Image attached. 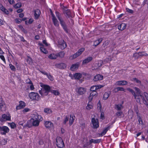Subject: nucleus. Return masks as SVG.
Wrapping results in <instances>:
<instances>
[{
  "mask_svg": "<svg viewBox=\"0 0 148 148\" xmlns=\"http://www.w3.org/2000/svg\"><path fill=\"white\" fill-rule=\"evenodd\" d=\"M97 109L100 111H101V103L100 101H99L97 103Z\"/></svg>",
  "mask_w": 148,
  "mask_h": 148,
  "instance_id": "nucleus-53",
  "label": "nucleus"
},
{
  "mask_svg": "<svg viewBox=\"0 0 148 148\" xmlns=\"http://www.w3.org/2000/svg\"><path fill=\"white\" fill-rule=\"evenodd\" d=\"M125 89L122 87H117L115 88V90L116 91H123L125 92Z\"/></svg>",
  "mask_w": 148,
  "mask_h": 148,
  "instance_id": "nucleus-46",
  "label": "nucleus"
},
{
  "mask_svg": "<svg viewBox=\"0 0 148 148\" xmlns=\"http://www.w3.org/2000/svg\"><path fill=\"white\" fill-rule=\"evenodd\" d=\"M27 86L29 87L30 89L31 90H33L35 89V88L32 83L29 85H28Z\"/></svg>",
  "mask_w": 148,
  "mask_h": 148,
  "instance_id": "nucleus-47",
  "label": "nucleus"
},
{
  "mask_svg": "<svg viewBox=\"0 0 148 148\" xmlns=\"http://www.w3.org/2000/svg\"><path fill=\"white\" fill-rule=\"evenodd\" d=\"M40 86L41 87H42L43 89L47 91L48 92H49L50 87L49 86L47 85H44L42 83H40Z\"/></svg>",
  "mask_w": 148,
  "mask_h": 148,
  "instance_id": "nucleus-16",
  "label": "nucleus"
},
{
  "mask_svg": "<svg viewBox=\"0 0 148 148\" xmlns=\"http://www.w3.org/2000/svg\"><path fill=\"white\" fill-rule=\"evenodd\" d=\"M55 66L57 68L60 69H64L66 67V64L64 63L56 64Z\"/></svg>",
  "mask_w": 148,
  "mask_h": 148,
  "instance_id": "nucleus-20",
  "label": "nucleus"
},
{
  "mask_svg": "<svg viewBox=\"0 0 148 148\" xmlns=\"http://www.w3.org/2000/svg\"><path fill=\"white\" fill-rule=\"evenodd\" d=\"M9 124L12 129H14L16 127V124L13 122L10 123H9Z\"/></svg>",
  "mask_w": 148,
  "mask_h": 148,
  "instance_id": "nucleus-51",
  "label": "nucleus"
},
{
  "mask_svg": "<svg viewBox=\"0 0 148 148\" xmlns=\"http://www.w3.org/2000/svg\"><path fill=\"white\" fill-rule=\"evenodd\" d=\"M140 97L144 100L146 99L148 101V94L147 92H144L143 96H142V97Z\"/></svg>",
  "mask_w": 148,
  "mask_h": 148,
  "instance_id": "nucleus-37",
  "label": "nucleus"
},
{
  "mask_svg": "<svg viewBox=\"0 0 148 148\" xmlns=\"http://www.w3.org/2000/svg\"><path fill=\"white\" fill-rule=\"evenodd\" d=\"M95 86L96 87V90L98 89H100L102 87H103V85H95Z\"/></svg>",
  "mask_w": 148,
  "mask_h": 148,
  "instance_id": "nucleus-58",
  "label": "nucleus"
},
{
  "mask_svg": "<svg viewBox=\"0 0 148 148\" xmlns=\"http://www.w3.org/2000/svg\"><path fill=\"white\" fill-rule=\"evenodd\" d=\"M90 90L91 91H95L96 89L95 86H93L91 87L90 88Z\"/></svg>",
  "mask_w": 148,
  "mask_h": 148,
  "instance_id": "nucleus-60",
  "label": "nucleus"
},
{
  "mask_svg": "<svg viewBox=\"0 0 148 148\" xmlns=\"http://www.w3.org/2000/svg\"><path fill=\"white\" fill-rule=\"evenodd\" d=\"M134 88L136 92V94L139 95L140 97H142V94L141 93L140 89L136 87H135Z\"/></svg>",
  "mask_w": 148,
  "mask_h": 148,
  "instance_id": "nucleus-41",
  "label": "nucleus"
},
{
  "mask_svg": "<svg viewBox=\"0 0 148 148\" xmlns=\"http://www.w3.org/2000/svg\"><path fill=\"white\" fill-rule=\"evenodd\" d=\"M47 77H48V78L51 81H53V77L51 76L50 75L47 74Z\"/></svg>",
  "mask_w": 148,
  "mask_h": 148,
  "instance_id": "nucleus-59",
  "label": "nucleus"
},
{
  "mask_svg": "<svg viewBox=\"0 0 148 148\" xmlns=\"http://www.w3.org/2000/svg\"><path fill=\"white\" fill-rule=\"evenodd\" d=\"M44 112L47 114H50L52 113V111L51 109L49 108H45L44 110Z\"/></svg>",
  "mask_w": 148,
  "mask_h": 148,
  "instance_id": "nucleus-38",
  "label": "nucleus"
},
{
  "mask_svg": "<svg viewBox=\"0 0 148 148\" xmlns=\"http://www.w3.org/2000/svg\"><path fill=\"white\" fill-rule=\"evenodd\" d=\"M111 94V92H105L103 96V99L104 100L107 99Z\"/></svg>",
  "mask_w": 148,
  "mask_h": 148,
  "instance_id": "nucleus-30",
  "label": "nucleus"
},
{
  "mask_svg": "<svg viewBox=\"0 0 148 148\" xmlns=\"http://www.w3.org/2000/svg\"><path fill=\"white\" fill-rule=\"evenodd\" d=\"M28 96L32 101H38L40 99V97L38 93L32 92L29 93Z\"/></svg>",
  "mask_w": 148,
  "mask_h": 148,
  "instance_id": "nucleus-3",
  "label": "nucleus"
},
{
  "mask_svg": "<svg viewBox=\"0 0 148 148\" xmlns=\"http://www.w3.org/2000/svg\"><path fill=\"white\" fill-rule=\"evenodd\" d=\"M26 82L28 84V85H29L32 83V81L29 79H26Z\"/></svg>",
  "mask_w": 148,
  "mask_h": 148,
  "instance_id": "nucleus-64",
  "label": "nucleus"
},
{
  "mask_svg": "<svg viewBox=\"0 0 148 148\" xmlns=\"http://www.w3.org/2000/svg\"><path fill=\"white\" fill-rule=\"evenodd\" d=\"M10 130L8 127L6 126H3L2 127V132H1V134L3 135H5L6 133L9 132Z\"/></svg>",
  "mask_w": 148,
  "mask_h": 148,
  "instance_id": "nucleus-11",
  "label": "nucleus"
},
{
  "mask_svg": "<svg viewBox=\"0 0 148 148\" xmlns=\"http://www.w3.org/2000/svg\"><path fill=\"white\" fill-rule=\"evenodd\" d=\"M102 40V38H99L94 42V45L96 46L98 45Z\"/></svg>",
  "mask_w": 148,
  "mask_h": 148,
  "instance_id": "nucleus-32",
  "label": "nucleus"
},
{
  "mask_svg": "<svg viewBox=\"0 0 148 148\" xmlns=\"http://www.w3.org/2000/svg\"><path fill=\"white\" fill-rule=\"evenodd\" d=\"M58 46L59 48L61 49H64L67 46L66 43L63 40H60L58 41Z\"/></svg>",
  "mask_w": 148,
  "mask_h": 148,
  "instance_id": "nucleus-8",
  "label": "nucleus"
},
{
  "mask_svg": "<svg viewBox=\"0 0 148 148\" xmlns=\"http://www.w3.org/2000/svg\"><path fill=\"white\" fill-rule=\"evenodd\" d=\"M39 92L41 95L42 97L46 96L48 95L49 93L43 88L41 89L40 90H39Z\"/></svg>",
  "mask_w": 148,
  "mask_h": 148,
  "instance_id": "nucleus-14",
  "label": "nucleus"
},
{
  "mask_svg": "<svg viewBox=\"0 0 148 148\" xmlns=\"http://www.w3.org/2000/svg\"><path fill=\"white\" fill-rule=\"evenodd\" d=\"M31 110L29 108H24L22 111V112L23 113H25L27 112H29Z\"/></svg>",
  "mask_w": 148,
  "mask_h": 148,
  "instance_id": "nucleus-48",
  "label": "nucleus"
},
{
  "mask_svg": "<svg viewBox=\"0 0 148 148\" xmlns=\"http://www.w3.org/2000/svg\"><path fill=\"white\" fill-rule=\"evenodd\" d=\"M134 98L136 99V101L137 102L140 103V96L139 95L136 94H135L134 95Z\"/></svg>",
  "mask_w": 148,
  "mask_h": 148,
  "instance_id": "nucleus-36",
  "label": "nucleus"
},
{
  "mask_svg": "<svg viewBox=\"0 0 148 148\" xmlns=\"http://www.w3.org/2000/svg\"><path fill=\"white\" fill-rule=\"evenodd\" d=\"M66 14V16L69 17L71 15V13L69 10H67V11L65 12Z\"/></svg>",
  "mask_w": 148,
  "mask_h": 148,
  "instance_id": "nucleus-56",
  "label": "nucleus"
},
{
  "mask_svg": "<svg viewBox=\"0 0 148 148\" xmlns=\"http://www.w3.org/2000/svg\"><path fill=\"white\" fill-rule=\"evenodd\" d=\"M69 117L67 116H65L64 120V121L63 123L64 124H66L67 121L69 120Z\"/></svg>",
  "mask_w": 148,
  "mask_h": 148,
  "instance_id": "nucleus-61",
  "label": "nucleus"
},
{
  "mask_svg": "<svg viewBox=\"0 0 148 148\" xmlns=\"http://www.w3.org/2000/svg\"><path fill=\"white\" fill-rule=\"evenodd\" d=\"M34 21V20L32 18H30L28 21H26L25 22V24L26 25L31 24Z\"/></svg>",
  "mask_w": 148,
  "mask_h": 148,
  "instance_id": "nucleus-44",
  "label": "nucleus"
},
{
  "mask_svg": "<svg viewBox=\"0 0 148 148\" xmlns=\"http://www.w3.org/2000/svg\"><path fill=\"white\" fill-rule=\"evenodd\" d=\"M58 56L60 58H63L65 54V53L64 51H61L59 52L58 54H57Z\"/></svg>",
  "mask_w": 148,
  "mask_h": 148,
  "instance_id": "nucleus-49",
  "label": "nucleus"
},
{
  "mask_svg": "<svg viewBox=\"0 0 148 148\" xmlns=\"http://www.w3.org/2000/svg\"><path fill=\"white\" fill-rule=\"evenodd\" d=\"M58 57V55L57 54L51 53L49 55L48 57L51 59H55Z\"/></svg>",
  "mask_w": 148,
  "mask_h": 148,
  "instance_id": "nucleus-28",
  "label": "nucleus"
},
{
  "mask_svg": "<svg viewBox=\"0 0 148 148\" xmlns=\"http://www.w3.org/2000/svg\"><path fill=\"white\" fill-rule=\"evenodd\" d=\"M45 127L48 128H50L53 127V124L50 121H47L45 122Z\"/></svg>",
  "mask_w": 148,
  "mask_h": 148,
  "instance_id": "nucleus-13",
  "label": "nucleus"
},
{
  "mask_svg": "<svg viewBox=\"0 0 148 148\" xmlns=\"http://www.w3.org/2000/svg\"><path fill=\"white\" fill-rule=\"evenodd\" d=\"M79 66V64L77 62L73 64L70 67V69L72 71H74L77 70Z\"/></svg>",
  "mask_w": 148,
  "mask_h": 148,
  "instance_id": "nucleus-21",
  "label": "nucleus"
},
{
  "mask_svg": "<svg viewBox=\"0 0 148 148\" xmlns=\"http://www.w3.org/2000/svg\"><path fill=\"white\" fill-rule=\"evenodd\" d=\"M26 106L25 103L22 101H19V104L16 106V110H19L23 108Z\"/></svg>",
  "mask_w": 148,
  "mask_h": 148,
  "instance_id": "nucleus-10",
  "label": "nucleus"
},
{
  "mask_svg": "<svg viewBox=\"0 0 148 148\" xmlns=\"http://www.w3.org/2000/svg\"><path fill=\"white\" fill-rule=\"evenodd\" d=\"M15 21L16 23H19L21 22L22 20L16 18L15 19Z\"/></svg>",
  "mask_w": 148,
  "mask_h": 148,
  "instance_id": "nucleus-63",
  "label": "nucleus"
},
{
  "mask_svg": "<svg viewBox=\"0 0 148 148\" xmlns=\"http://www.w3.org/2000/svg\"><path fill=\"white\" fill-rule=\"evenodd\" d=\"M127 26V25L125 23H122L119 25L118 27V29L120 30H123Z\"/></svg>",
  "mask_w": 148,
  "mask_h": 148,
  "instance_id": "nucleus-27",
  "label": "nucleus"
},
{
  "mask_svg": "<svg viewBox=\"0 0 148 148\" xmlns=\"http://www.w3.org/2000/svg\"><path fill=\"white\" fill-rule=\"evenodd\" d=\"M52 20L55 26L58 27L59 25V23L58 20L53 14H52Z\"/></svg>",
  "mask_w": 148,
  "mask_h": 148,
  "instance_id": "nucleus-12",
  "label": "nucleus"
},
{
  "mask_svg": "<svg viewBox=\"0 0 148 148\" xmlns=\"http://www.w3.org/2000/svg\"><path fill=\"white\" fill-rule=\"evenodd\" d=\"M0 121L2 122L7 121H11L10 114L8 113L2 114L0 118Z\"/></svg>",
  "mask_w": 148,
  "mask_h": 148,
  "instance_id": "nucleus-4",
  "label": "nucleus"
},
{
  "mask_svg": "<svg viewBox=\"0 0 148 148\" xmlns=\"http://www.w3.org/2000/svg\"><path fill=\"white\" fill-rule=\"evenodd\" d=\"M114 108L117 110H120L123 108V106L122 104H118L114 106Z\"/></svg>",
  "mask_w": 148,
  "mask_h": 148,
  "instance_id": "nucleus-25",
  "label": "nucleus"
},
{
  "mask_svg": "<svg viewBox=\"0 0 148 148\" xmlns=\"http://www.w3.org/2000/svg\"><path fill=\"white\" fill-rule=\"evenodd\" d=\"M4 105V102L3 101L1 97L0 96V108L1 109Z\"/></svg>",
  "mask_w": 148,
  "mask_h": 148,
  "instance_id": "nucleus-45",
  "label": "nucleus"
},
{
  "mask_svg": "<svg viewBox=\"0 0 148 148\" xmlns=\"http://www.w3.org/2000/svg\"><path fill=\"white\" fill-rule=\"evenodd\" d=\"M140 52L136 53L133 54V57H134L135 59H137L140 57Z\"/></svg>",
  "mask_w": 148,
  "mask_h": 148,
  "instance_id": "nucleus-40",
  "label": "nucleus"
},
{
  "mask_svg": "<svg viewBox=\"0 0 148 148\" xmlns=\"http://www.w3.org/2000/svg\"><path fill=\"white\" fill-rule=\"evenodd\" d=\"M70 119L69 120V124L71 125L73 123L75 119V116L73 115H70Z\"/></svg>",
  "mask_w": 148,
  "mask_h": 148,
  "instance_id": "nucleus-31",
  "label": "nucleus"
},
{
  "mask_svg": "<svg viewBox=\"0 0 148 148\" xmlns=\"http://www.w3.org/2000/svg\"><path fill=\"white\" fill-rule=\"evenodd\" d=\"M127 89L128 91L131 92L133 95L135 94V92L132 89L130 88H127Z\"/></svg>",
  "mask_w": 148,
  "mask_h": 148,
  "instance_id": "nucleus-55",
  "label": "nucleus"
},
{
  "mask_svg": "<svg viewBox=\"0 0 148 148\" xmlns=\"http://www.w3.org/2000/svg\"><path fill=\"white\" fill-rule=\"evenodd\" d=\"M40 11L39 10L37 9L35 11L34 17L36 19H37L40 16Z\"/></svg>",
  "mask_w": 148,
  "mask_h": 148,
  "instance_id": "nucleus-29",
  "label": "nucleus"
},
{
  "mask_svg": "<svg viewBox=\"0 0 148 148\" xmlns=\"http://www.w3.org/2000/svg\"><path fill=\"white\" fill-rule=\"evenodd\" d=\"M110 128V127L109 126H108L107 127L105 128L101 134V136H103L106 133L107 131Z\"/></svg>",
  "mask_w": 148,
  "mask_h": 148,
  "instance_id": "nucleus-35",
  "label": "nucleus"
},
{
  "mask_svg": "<svg viewBox=\"0 0 148 148\" xmlns=\"http://www.w3.org/2000/svg\"><path fill=\"white\" fill-rule=\"evenodd\" d=\"M92 58L91 57H89L84 60L82 62V64H86L90 62L92 60Z\"/></svg>",
  "mask_w": 148,
  "mask_h": 148,
  "instance_id": "nucleus-23",
  "label": "nucleus"
},
{
  "mask_svg": "<svg viewBox=\"0 0 148 148\" xmlns=\"http://www.w3.org/2000/svg\"><path fill=\"white\" fill-rule=\"evenodd\" d=\"M122 112H117L116 113V115L118 117H120L122 114Z\"/></svg>",
  "mask_w": 148,
  "mask_h": 148,
  "instance_id": "nucleus-57",
  "label": "nucleus"
},
{
  "mask_svg": "<svg viewBox=\"0 0 148 148\" xmlns=\"http://www.w3.org/2000/svg\"><path fill=\"white\" fill-rule=\"evenodd\" d=\"M138 119L139 124L143 125V120L140 117V116H138Z\"/></svg>",
  "mask_w": 148,
  "mask_h": 148,
  "instance_id": "nucleus-50",
  "label": "nucleus"
},
{
  "mask_svg": "<svg viewBox=\"0 0 148 148\" xmlns=\"http://www.w3.org/2000/svg\"><path fill=\"white\" fill-rule=\"evenodd\" d=\"M86 89L84 88L78 87L75 89V91L78 95H82L85 93Z\"/></svg>",
  "mask_w": 148,
  "mask_h": 148,
  "instance_id": "nucleus-7",
  "label": "nucleus"
},
{
  "mask_svg": "<svg viewBox=\"0 0 148 148\" xmlns=\"http://www.w3.org/2000/svg\"><path fill=\"white\" fill-rule=\"evenodd\" d=\"M56 17H57L60 22L61 25L63 27L64 30L66 32H67V29L66 25L64 21L62 18L60 14L58 12H56Z\"/></svg>",
  "mask_w": 148,
  "mask_h": 148,
  "instance_id": "nucleus-2",
  "label": "nucleus"
},
{
  "mask_svg": "<svg viewBox=\"0 0 148 148\" xmlns=\"http://www.w3.org/2000/svg\"><path fill=\"white\" fill-rule=\"evenodd\" d=\"M84 50L85 49L84 48H82L79 49L76 53L71 56L69 57V59L70 60H73L75 58L80 55Z\"/></svg>",
  "mask_w": 148,
  "mask_h": 148,
  "instance_id": "nucleus-5",
  "label": "nucleus"
},
{
  "mask_svg": "<svg viewBox=\"0 0 148 148\" xmlns=\"http://www.w3.org/2000/svg\"><path fill=\"white\" fill-rule=\"evenodd\" d=\"M56 145L58 147L62 148L64 147V144L62 138L60 137H57L56 138Z\"/></svg>",
  "mask_w": 148,
  "mask_h": 148,
  "instance_id": "nucleus-6",
  "label": "nucleus"
},
{
  "mask_svg": "<svg viewBox=\"0 0 148 148\" xmlns=\"http://www.w3.org/2000/svg\"><path fill=\"white\" fill-rule=\"evenodd\" d=\"M50 92L55 95H58L60 94V92L58 90H51Z\"/></svg>",
  "mask_w": 148,
  "mask_h": 148,
  "instance_id": "nucleus-42",
  "label": "nucleus"
},
{
  "mask_svg": "<svg viewBox=\"0 0 148 148\" xmlns=\"http://www.w3.org/2000/svg\"><path fill=\"white\" fill-rule=\"evenodd\" d=\"M101 140L99 139H97L94 140L93 139H91L89 140V142L90 143H98L100 142Z\"/></svg>",
  "mask_w": 148,
  "mask_h": 148,
  "instance_id": "nucleus-34",
  "label": "nucleus"
},
{
  "mask_svg": "<svg viewBox=\"0 0 148 148\" xmlns=\"http://www.w3.org/2000/svg\"><path fill=\"white\" fill-rule=\"evenodd\" d=\"M22 5L21 3H18L16 4L14 6V7L16 8H20Z\"/></svg>",
  "mask_w": 148,
  "mask_h": 148,
  "instance_id": "nucleus-52",
  "label": "nucleus"
},
{
  "mask_svg": "<svg viewBox=\"0 0 148 148\" xmlns=\"http://www.w3.org/2000/svg\"><path fill=\"white\" fill-rule=\"evenodd\" d=\"M93 107V103L89 101L87 104L86 107V109L87 110H90V109H92Z\"/></svg>",
  "mask_w": 148,
  "mask_h": 148,
  "instance_id": "nucleus-19",
  "label": "nucleus"
},
{
  "mask_svg": "<svg viewBox=\"0 0 148 148\" xmlns=\"http://www.w3.org/2000/svg\"><path fill=\"white\" fill-rule=\"evenodd\" d=\"M41 45L42 46L41 47H40V49L41 51L44 53L45 54H47L48 53V51L42 46V44H41L40 45Z\"/></svg>",
  "mask_w": 148,
  "mask_h": 148,
  "instance_id": "nucleus-33",
  "label": "nucleus"
},
{
  "mask_svg": "<svg viewBox=\"0 0 148 148\" xmlns=\"http://www.w3.org/2000/svg\"><path fill=\"white\" fill-rule=\"evenodd\" d=\"M131 81L134 82L139 84H141V82L140 80L136 78H133L131 79Z\"/></svg>",
  "mask_w": 148,
  "mask_h": 148,
  "instance_id": "nucleus-43",
  "label": "nucleus"
},
{
  "mask_svg": "<svg viewBox=\"0 0 148 148\" xmlns=\"http://www.w3.org/2000/svg\"><path fill=\"white\" fill-rule=\"evenodd\" d=\"M91 122L94 128H97L99 127V123L98 120L97 119L92 118Z\"/></svg>",
  "mask_w": 148,
  "mask_h": 148,
  "instance_id": "nucleus-9",
  "label": "nucleus"
},
{
  "mask_svg": "<svg viewBox=\"0 0 148 148\" xmlns=\"http://www.w3.org/2000/svg\"><path fill=\"white\" fill-rule=\"evenodd\" d=\"M7 141V139H3L0 140V144L1 145H4L6 144Z\"/></svg>",
  "mask_w": 148,
  "mask_h": 148,
  "instance_id": "nucleus-39",
  "label": "nucleus"
},
{
  "mask_svg": "<svg viewBox=\"0 0 148 148\" xmlns=\"http://www.w3.org/2000/svg\"><path fill=\"white\" fill-rule=\"evenodd\" d=\"M140 56H148V54L145 53L144 52H140Z\"/></svg>",
  "mask_w": 148,
  "mask_h": 148,
  "instance_id": "nucleus-62",
  "label": "nucleus"
},
{
  "mask_svg": "<svg viewBox=\"0 0 148 148\" xmlns=\"http://www.w3.org/2000/svg\"><path fill=\"white\" fill-rule=\"evenodd\" d=\"M41 118L40 115L37 114L34 118H31L27 122V125L28 126H31L32 125L34 126H38L39 123L40 121L38 119H41Z\"/></svg>",
  "mask_w": 148,
  "mask_h": 148,
  "instance_id": "nucleus-1",
  "label": "nucleus"
},
{
  "mask_svg": "<svg viewBox=\"0 0 148 148\" xmlns=\"http://www.w3.org/2000/svg\"><path fill=\"white\" fill-rule=\"evenodd\" d=\"M0 10L6 14H8L9 13V11L1 3H0Z\"/></svg>",
  "mask_w": 148,
  "mask_h": 148,
  "instance_id": "nucleus-15",
  "label": "nucleus"
},
{
  "mask_svg": "<svg viewBox=\"0 0 148 148\" xmlns=\"http://www.w3.org/2000/svg\"><path fill=\"white\" fill-rule=\"evenodd\" d=\"M127 82L126 81H119L116 82V85L118 86H121V85H125L127 84Z\"/></svg>",
  "mask_w": 148,
  "mask_h": 148,
  "instance_id": "nucleus-17",
  "label": "nucleus"
},
{
  "mask_svg": "<svg viewBox=\"0 0 148 148\" xmlns=\"http://www.w3.org/2000/svg\"><path fill=\"white\" fill-rule=\"evenodd\" d=\"M82 77V75L80 73H75L73 76V77L72 78L76 79H79Z\"/></svg>",
  "mask_w": 148,
  "mask_h": 148,
  "instance_id": "nucleus-22",
  "label": "nucleus"
},
{
  "mask_svg": "<svg viewBox=\"0 0 148 148\" xmlns=\"http://www.w3.org/2000/svg\"><path fill=\"white\" fill-rule=\"evenodd\" d=\"M9 66L11 70L13 71H15L16 70V68L14 65H12L11 64H10Z\"/></svg>",
  "mask_w": 148,
  "mask_h": 148,
  "instance_id": "nucleus-54",
  "label": "nucleus"
},
{
  "mask_svg": "<svg viewBox=\"0 0 148 148\" xmlns=\"http://www.w3.org/2000/svg\"><path fill=\"white\" fill-rule=\"evenodd\" d=\"M111 60L110 59H109V58H107L105 59L104 61H103L102 62L101 61H100L99 62L98 65L99 66V67L101 66L102 65V63H103V64H106V63H108Z\"/></svg>",
  "mask_w": 148,
  "mask_h": 148,
  "instance_id": "nucleus-26",
  "label": "nucleus"
},
{
  "mask_svg": "<svg viewBox=\"0 0 148 148\" xmlns=\"http://www.w3.org/2000/svg\"><path fill=\"white\" fill-rule=\"evenodd\" d=\"M103 76L101 75L98 74L95 76L93 79L94 81H97L98 80H101L103 79Z\"/></svg>",
  "mask_w": 148,
  "mask_h": 148,
  "instance_id": "nucleus-18",
  "label": "nucleus"
},
{
  "mask_svg": "<svg viewBox=\"0 0 148 148\" xmlns=\"http://www.w3.org/2000/svg\"><path fill=\"white\" fill-rule=\"evenodd\" d=\"M97 94V92L96 91H92V92L90 93L88 97L90 101H91L92 100L93 97L96 96Z\"/></svg>",
  "mask_w": 148,
  "mask_h": 148,
  "instance_id": "nucleus-24",
  "label": "nucleus"
}]
</instances>
